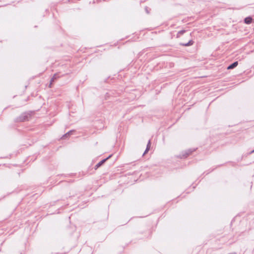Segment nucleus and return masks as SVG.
I'll list each match as a JSON object with an SVG mask.
<instances>
[{"instance_id":"f257e3e1","label":"nucleus","mask_w":254,"mask_h":254,"mask_svg":"<svg viewBox=\"0 0 254 254\" xmlns=\"http://www.w3.org/2000/svg\"><path fill=\"white\" fill-rule=\"evenodd\" d=\"M31 117V112H25L22 113L18 117H16L14 119V122L19 123V122H24L26 121H28Z\"/></svg>"},{"instance_id":"9d476101","label":"nucleus","mask_w":254,"mask_h":254,"mask_svg":"<svg viewBox=\"0 0 254 254\" xmlns=\"http://www.w3.org/2000/svg\"><path fill=\"white\" fill-rule=\"evenodd\" d=\"M186 32V30H182L179 31L177 34L176 37L177 38H180V36L181 35L184 34Z\"/></svg>"},{"instance_id":"423d86ee","label":"nucleus","mask_w":254,"mask_h":254,"mask_svg":"<svg viewBox=\"0 0 254 254\" xmlns=\"http://www.w3.org/2000/svg\"><path fill=\"white\" fill-rule=\"evenodd\" d=\"M150 146H151V141H150V140H149L148 141V143L147 144V145H146V149L144 151V153H143V155H142L143 156L145 154H146L148 152V151L150 150Z\"/></svg>"},{"instance_id":"9b49d317","label":"nucleus","mask_w":254,"mask_h":254,"mask_svg":"<svg viewBox=\"0 0 254 254\" xmlns=\"http://www.w3.org/2000/svg\"><path fill=\"white\" fill-rule=\"evenodd\" d=\"M144 9L147 14H149L150 12L151 9L148 6H146L144 7Z\"/></svg>"},{"instance_id":"6e6552de","label":"nucleus","mask_w":254,"mask_h":254,"mask_svg":"<svg viewBox=\"0 0 254 254\" xmlns=\"http://www.w3.org/2000/svg\"><path fill=\"white\" fill-rule=\"evenodd\" d=\"M74 131L73 130H70V131H68L67 132H66V133H65L64 135H63L62 138L63 139H65V138H66L67 136L70 135L72 133V132Z\"/></svg>"},{"instance_id":"1a4fd4ad","label":"nucleus","mask_w":254,"mask_h":254,"mask_svg":"<svg viewBox=\"0 0 254 254\" xmlns=\"http://www.w3.org/2000/svg\"><path fill=\"white\" fill-rule=\"evenodd\" d=\"M59 76H58V74L57 73H55L54 76H53V77L51 78V80H50V86L51 85V84H52V82H54V81L57 78H59Z\"/></svg>"},{"instance_id":"0eeeda50","label":"nucleus","mask_w":254,"mask_h":254,"mask_svg":"<svg viewBox=\"0 0 254 254\" xmlns=\"http://www.w3.org/2000/svg\"><path fill=\"white\" fill-rule=\"evenodd\" d=\"M253 18L251 16H248L244 19V22L246 24H249L252 22Z\"/></svg>"},{"instance_id":"7ed1b4c3","label":"nucleus","mask_w":254,"mask_h":254,"mask_svg":"<svg viewBox=\"0 0 254 254\" xmlns=\"http://www.w3.org/2000/svg\"><path fill=\"white\" fill-rule=\"evenodd\" d=\"M112 154L110 155L108 157L102 160L99 162H98L94 167L95 170H97L98 168L103 165L106 161H107L109 158H110L112 156Z\"/></svg>"},{"instance_id":"f03ea898","label":"nucleus","mask_w":254,"mask_h":254,"mask_svg":"<svg viewBox=\"0 0 254 254\" xmlns=\"http://www.w3.org/2000/svg\"><path fill=\"white\" fill-rule=\"evenodd\" d=\"M197 149V148H189L186 150L183 151L178 156L180 158H186L189 155L191 154L192 152L195 151Z\"/></svg>"},{"instance_id":"ddd939ff","label":"nucleus","mask_w":254,"mask_h":254,"mask_svg":"<svg viewBox=\"0 0 254 254\" xmlns=\"http://www.w3.org/2000/svg\"><path fill=\"white\" fill-rule=\"evenodd\" d=\"M254 150H253L250 152V153H254Z\"/></svg>"},{"instance_id":"20e7f679","label":"nucleus","mask_w":254,"mask_h":254,"mask_svg":"<svg viewBox=\"0 0 254 254\" xmlns=\"http://www.w3.org/2000/svg\"><path fill=\"white\" fill-rule=\"evenodd\" d=\"M194 43V41L192 40H190L188 43H181L180 45L181 46H185V47H188L190 46L193 45Z\"/></svg>"},{"instance_id":"39448f33","label":"nucleus","mask_w":254,"mask_h":254,"mask_svg":"<svg viewBox=\"0 0 254 254\" xmlns=\"http://www.w3.org/2000/svg\"><path fill=\"white\" fill-rule=\"evenodd\" d=\"M238 65V62L236 61L230 64L228 67L227 69H232L235 68Z\"/></svg>"},{"instance_id":"f8f14e48","label":"nucleus","mask_w":254,"mask_h":254,"mask_svg":"<svg viewBox=\"0 0 254 254\" xmlns=\"http://www.w3.org/2000/svg\"><path fill=\"white\" fill-rule=\"evenodd\" d=\"M170 35H171V38H173V35H172V34H173V33H172V32H170Z\"/></svg>"}]
</instances>
